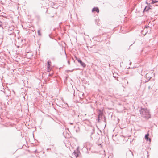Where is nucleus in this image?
<instances>
[{
	"mask_svg": "<svg viewBox=\"0 0 158 158\" xmlns=\"http://www.w3.org/2000/svg\"><path fill=\"white\" fill-rule=\"evenodd\" d=\"M140 114L142 117L148 119L151 118V115L149 113V111L146 108H141L140 110Z\"/></svg>",
	"mask_w": 158,
	"mask_h": 158,
	"instance_id": "f257e3e1",
	"label": "nucleus"
},
{
	"mask_svg": "<svg viewBox=\"0 0 158 158\" xmlns=\"http://www.w3.org/2000/svg\"><path fill=\"white\" fill-rule=\"evenodd\" d=\"M151 31V28L149 26H145L143 30V34L144 32V35H145L147 33L149 34Z\"/></svg>",
	"mask_w": 158,
	"mask_h": 158,
	"instance_id": "f03ea898",
	"label": "nucleus"
},
{
	"mask_svg": "<svg viewBox=\"0 0 158 158\" xmlns=\"http://www.w3.org/2000/svg\"><path fill=\"white\" fill-rule=\"evenodd\" d=\"M98 120L99 121V120L102 118L103 112L100 110H98Z\"/></svg>",
	"mask_w": 158,
	"mask_h": 158,
	"instance_id": "7ed1b4c3",
	"label": "nucleus"
},
{
	"mask_svg": "<svg viewBox=\"0 0 158 158\" xmlns=\"http://www.w3.org/2000/svg\"><path fill=\"white\" fill-rule=\"evenodd\" d=\"M76 60L78 61L79 63L84 68H85L86 66V64H85L81 60H80V59H78L77 58H76Z\"/></svg>",
	"mask_w": 158,
	"mask_h": 158,
	"instance_id": "20e7f679",
	"label": "nucleus"
},
{
	"mask_svg": "<svg viewBox=\"0 0 158 158\" xmlns=\"http://www.w3.org/2000/svg\"><path fill=\"white\" fill-rule=\"evenodd\" d=\"M149 85L148 86V89L149 90H150V89H151L152 88V87L154 85V81H150L149 83Z\"/></svg>",
	"mask_w": 158,
	"mask_h": 158,
	"instance_id": "39448f33",
	"label": "nucleus"
},
{
	"mask_svg": "<svg viewBox=\"0 0 158 158\" xmlns=\"http://www.w3.org/2000/svg\"><path fill=\"white\" fill-rule=\"evenodd\" d=\"M80 153V152L78 150H77L76 151H74V152H73V153L74 155L76 157H77L78 156L79 153Z\"/></svg>",
	"mask_w": 158,
	"mask_h": 158,
	"instance_id": "423d86ee",
	"label": "nucleus"
},
{
	"mask_svg": "<svg viewBox=\"0 0 158 158\" xmlns=\"http://www.w3.org/2000/svg\"><path fill=\"white\" fill-rule=\"evenodd\" d=\"M149 136V134L148 133L146 134L145 136V139L147 141L149 140L150 142H151V139L148 138V136Z\"/></svg>",
	"mask_w": 158,
	"mask_h": 158,
	"instance_id": "0eeeda50",
	"label": "nucleus"
},
{
	"mask_svg": "<svg viewBox=\"0 0 158 158\" xmlns=\"http://www.w3.org/2000/svg\"><path fill=\"white\" fill-rule=\"evenodd\" d=\"M51 64V61H48L47 62V70H48V71H49L50 70V66Z\"/></svg>",
	"mask_w": 158,
	"mask_h": 158,
	"instance_id": "6e6552de",
	"label": "nucleus"
},
{
	"mask_svg": "<svg viewBox=\"0 0 158 158\" xmlns=\"http://www.w3.org/2000/svg\"><path fill=\"white\" fill-rule=\"evenodd\" d=\"M92 11V12L96 11L98 13L99 12V9L97 7H94L93 8Z\"/></svg>",
	"mask_w": 158,
	"mask_h": 158,
	"instance_id": "1a4fd4ad",
	"label": "nucleus"
},
{
	"mask_svg": "<svg viewBox=\"0 0 158 158\" xmlns=\"http://www.w3.org/2000/svg\"><path fill=\"white\" fill-rule=\"evenodd\" d=\"M151 6H146L144 9V11L148 12L150 9H151L150 7Z\"/></svg>",
	"mask_w": 158,
	"mask_h": 158,
	"instance_id": "9d476101",
	"label": "nucleus"
},
{
	"mask_svg": "<svg viewBox=\"0 0 158 158\" xmlns=\"http://www.w3.org/2000/svg\"><path fill=\"white\" fill-rule=\"evenodd\" d=\"M152 4H154L158 2V0H151Z\"/></svg>",
	"mask_w": 158,
	"mask_h": 158,
	"instance_id": "9b49d317",
	"label": "nucleus"
},
{
	"mask_svg": "<svg viewBox=\"0 0 158 158\" xmlns=\"http://www.w3.org/2000/svg\"><path fill=\"white\" fill-rule=\"evenodd\" d=\"M40 31H41L40 30H38V32H37L38 34V35H39V36H41V34Z\"/></svg>",
	"mask_w": 158,
	"mask_h": 158,
	"instance_id": "f8f14e48",
	"label": "nucleus"
},
{
	"mask_svg": "<svg viewBox=\"0 0 158 158\" xmlns=\"http://www.w3.org/2000/svg\"><path fill=\"white\" fill-rule=\"evenodd\" d=\"M151 77H150V78H149V79L148 80H145L144 81V83H147L150 80V79L151 78Z\"/></svg>",
	"mask_w": 158,
	"mask_h": 158,
	"instance_id": "ddd939ff",
	"label": "nucleus"
},
{
	"mask_svg": "<svg viewBox=\"0 0 158 158\" xmlns=\"http://www.w3.org/2000/svg\"><path fill=\"white\" fill-rule=\"evenodd\" d=\"M124 81L125 82H127V84L128 83V81H127V80L126 79H124Z\"/></svg>",
	"mask_w": 158,
	"mask_h": 158,
	"instance_id": "4468645a",
	"label": "nucleus"
},
{
	"mask_svg": "<svg viewBox=\"0 0 158 158\" xmlns=\"http://www.w3.org/2000/svg\"><path fill=\"white\" fill-rule=\"evenodd\" d=\"M2 25V23L0 21V27H1Z\"/></svg>",
	"mask_w": 158,
	"mask_h": 158,
	"instance_id": "2eb2a0df",
	"label": "nucleus"
},
{
	"mask_svg": "<svg viewBox=\"0 0 158 158\" xmlns=\"http://www.w3.org/2000/svg\"><path fill=\"white\" fill-rule=\"evenodd\" d=\"M68 63L69 64H69H70V62H69V61H68Z\"/></svg>",
	"mask_w": 158,
	"mask_h": 158,
	"instance_id": "dca6fc26",
	"label": "nucleus"
},
{
	"mask_svg": "<svg viewBox=\"0 0 158 158\" xmlns=\"http://www.w3.org/2000/svg\"><path fill=\"white\" fill-rule=\"evenodd\" d=\"M131 64V62L130 63V64Z\"/></svg>",
	"mask_w": 158,
	"mask_h": 158,
	"instance_id": "f3484780",
	"label": "nucleus"
},
{
	"mask_svg": "<svg viewBox=\"0 0 158 158\" xmlns=\"http://www.w3.org/2000/svg\"><path fill=\"white\" fill-rule=\"evenodd\" d=\"M147 75H148V74H146V77H147Z\"/></svg>",
	"mask_w": 158,
	"mask_h": 158,
	"instance_id": "a211bd4d",
	"label": "nucleus"
},
{
	"mask_svg": "<svg viewBox=\"0 0 158 158\" xmlns=\"http://www.w3.org/2000/svg\"><path fill=\"white\" fill-rule=\"evenodd\" d=\"M29 53H27V55L28 54H29Z\"/></svg>",
	"mask_w": 158,
	"mask_h": 158,
	"instance_id": "6ab92c4d",
	"label": "nucleus"
}]
</instances>
